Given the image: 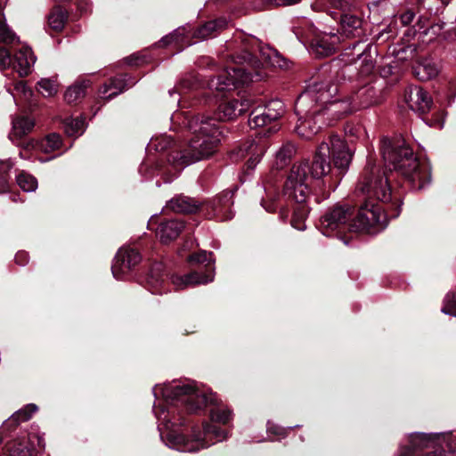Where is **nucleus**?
Segmentation results:
<instances>
[{"mask_svg":"<svg viewBox=\"0 0 456 456\" xmlns=\"http://www.w3.org/2000/svg\"><path fill=\"white\" fill-rule=\"evenodd\" d=\"M212 281L213 275L211 273L200 275L198 272H191L183 276H171V281L176 289H183L189 286L207 284Z\"/></svg>","mask_w":456,"mask_h":456,"instance_id":"412c9836","label":"nucleus"},{"mask_svg":"<svg viewBox=\"0 0 456 456\" xmlns=\"http://www.w3.org/2000/svg\"><path fill=\"white\" fill-rule=\"evenodd\" d=\"M136 59H137V58H135V56H134V55L130 56V57L127 59V62H128V64H130V65H135V64H137Z\"/></svg>","mask_w":456,"mask_h":456,"instance_id":"13d9d810","label":"nucleus"},{"mask_svg":"<svg viewBox=\"0 0 456 456\" xmlns=\"http://www.w3.org/2000/svg\"><path fill=\"white\" fill-rule=\"evenodd\" d=\"M308 210L304 206L299 207L293 213L291 219V225L299 231H303L305 229V220L306 218Z\"/></svg>","mask_w":456,"mask_h":456,"instance_id":"a19ab883","label":"nucleus"},{"mask_svg":"<svg viewBox=\"0 0 456 456\" xmlns=\"http://www.w3.org/2000/svg\"><path fill=\"white\" fill-rule=\"evenodd\" d=\"M264 109L268 112L269 118L276 121L285 112L283 102L278 99L270 101Z\"/></svg>","mask_w":456,"mask_h":456,"instance_id":"ea45409f","label":"nucleus"},{"mask_svg":"<svg viewBox=\"0 0 456 456\" xmlns=\"http://www.w3.org/2000/svg\"><path fill=\"white\" fill-rule=\"evenodd\" d=\"M269 146L270 144L267 140L263 137L247 141L232 153V159L237 161L242 158L248 157L247 167L253 170L260 162Z\"/></svg>","mask_w":456,"mask_h":456,"instance_id":"9d476101","label":"nucleus"},{"mask_svg":"<svg viewBox=\"0 0 456 456\" xmlns=\"http://www.w3.org/2000/svg\"><path fill=\"white\" fill-rule=\"evenodd\" d=\"M338 87L331 79L315 81L297 97L295 113L297 122L295 132L304 139H311L325 125L324 116L329 108L338 105L335 99Z\"/></svg>","mask_w":456,"mask_h":456,"instance_id":"39448f33","label":"nucleus"},{"mask_svg":"<svg viewBox=\"0 0 456 456\" xmlns=\"http://www.w3.org/2000/svg\"><path fill=\"white\" fill-rule=\"evenodd\" d=\"M233 192L224 191L215 198L210 205L212 216L219 221L230 220L233 217L232 206L233 205Z\"/></svg>","mask_w":456,"mask_h":456,"instance_id":"dca6fc26","label":"nucleus"},{"mask_svg":"<svg viewBox=\"0 0 456 456\" xmlns=\"http://www.w3.org/2000/svg\"><path fill=\"white\" fill-rule=\"evenodd\" d=\"M12 59L10 53L4 47H0V69H5L11 66Z\"/></svg>","mask_w":456,"mask_h":456,"instance_id":"09e8293b","label":"nucleus"},{"mask_svg":"<svg viewBox=\"0 0 456 456\" xmlns=\"http://www.w3.org/2000/svg\"><path fill=\"white\" fill-rule=\"evenodd\" d=\"M406 100L409 108L420 114L427 113L432 105V99L428 92L417 86L410 88Z\"/></svg>","mask_w":456,"mask_h":456,"instance_id":"f3484780","label":"nucleus"},{"mask_svg":"<svg viewBox=\"0 0 456 456\" xmlns=\"http://www.w3.org/2000/svg\"><path fill=\"white\" fill-rule=\"evenodd\" d=\"M17 184L26 192H32L37 188V179L27 173L21 172L16 177Z\"/></svg>","mask_w":456,"mask_h":456,"instance_id":"e433bc0d","label":"nucleus"},{"mask_svg":"<svg viewBox=\"0 0 456 456\" xmlns=\"http://www.w3.org/2000/svg\"><path fill=\"white\" fill-rule=\"evenodd\" d=\"M75 2L80 12H86L89 9L90 4L87 0H75Z\"/></svg>","mask_w":456,"mask_h":456,"instance_id":"6e6d98bb","label":"nucleus"},{"mask_svg":"<svg viewBox=\"0 0 456 456\" xmlns=\"http://www.w3.org/2000/svg\"><path fill=\"white\" fill-rule=\"evenodd\" d=\"M184 37H185V28H177V29L174 30L172 33H170L169 35L162 37V39L160 40L159 43L162 44L163 45H167L171 43L180 44V43L183 42Z\"/></svg>","mask_w":456,"mask_h":456,"instance_id":"79ce46f5","label":"nucleus"},{"mask_svg":"<svg viewBox=\"0 0 456 456\" xmlns=\"http://www.w3.org/2000/svg\"><path fill=\"white\" fill-rule=\"evenodd\" d=\"M152 392L156 398L160 395L167 404L154 405L153 411L159 421L160 438L170 449L182 452H196L227 438L228 433L225 430L208 422H204L201 427H193L190 437L180 433L178 429V426L183 424V417L179 412L176 413L179 404L190 413H196L210 405L212 422L227 424L231 420L232 411L227 407L219 405L218 399L213 393L196 387L194 381L157 385Z\"/></svg>","mask_w":456,"mask_h":456,"instance_id":"f257e3e1","label":"nucleus"},{"mask_svg":"<svg viewBox=\"0 0 456 456\" xmlns=\"http://www.w3.org/2000/svg\"><path fill=\"white\" fill-rule=\"evenodd\" d=\"M279 129H280V126H279L278 124H273L272 126H270V127L267 129V131H266V133H265V134H274V133H276L277 131H279Z\"/></svg>","mask_w":456,"mask_h":456,"instance_id":"4d7b16f0","label":"nucleus"},{"mask_svg":"<svg viewBox=\"0 0 456 456\" xmlns=\"http://www.w3.org/2000/svg\"><path fill=\"white\" fill-rule=\"evenodd\" d=\"M166 208L177 213L191 214L200 208V204L192 198L179 195L171 199Z\"/></svg>","mask_w":456,"mask_h":456,"instance_id":"5701e85b","label":"nucleus"},{"mask_svg":"<svg viewBox=\"0 0 456 456\" xmlns=\"http://www.w3.org/2000/svg\"><path fill=\"white\" fill-rule=\"evenodd\" d=\"M301 0H266L270 4L273 5H289L300 2Z\"/></svg>","mask_w":456,"mask_h":456,"instance_id":"864d4df0","label":"nucleus"},{"mask_svg":"<svg viewBox=\"0 0 456 456\" xmlns=\"http://www.w3.org/2000/svg\"><path fill=\"white\" fill-rule=\"evenodd\" d=\"M211 270H214V267H211ZM200 275H203V274H212L214 276V272L213 271H210V272H208V273H200L198 272Z\"/></svg>","mask_w":456,"mask_h":456,"instance_id":"052dcab7","label":"nucleus"},{"mask_svg":"<svg viewBox=\"0 0 456 456\" xmlns=\"http://www.w3.org/2000/svg\"><path fill=\"white\" fill-rule=\"evenodd\" d=\"M14 91L16 94L24 96L25 99H29L32 95V91L27 86L23 81L16 82L14 85Z\"/></svg>","mask_w":456,"mask_h":456,"instance_id":"de8ad7c7","label":"nucleus"},{"mask_svg":"<svg viewBox=\"0 0 456 456\" xmlns=\"http://www.w3.org/2000/svg\"><path fill=\"white\" fill-rule=\"evenodd\" d=\"M296 153V146L291 142L284 143L275 153V166L283 168Z\"/></svg>","mask_w":456,"mask_h":456,"instance_id":"c756f323","label":"nucleus"},{"mask_svg":"<svg viewBox=\"0 0 456 456\" xmlns=\"http://www.w3.org/2000/svg\"><path fill=\"white\" fill-rule=\"evenodd\" d=\"M2 441H3V438H2V437H0V444L2 443Z\"/></svg>","mask_w":456,"mask_h":456,"instance_id":"e2e57ef3","label":"nucleus"},{"mask_svg":"<svg viewBox=\"0 0 456 456\" xmlns=\"http://www.w3.org/2000/svg\"><path fill=\"white\" fill-rule=\"evenodd\" d=\"M454 309H456V292H449L444 299L442 313L456 317Z\"/></svg>","mask_w":456,"mask_h":456,"instance_id":"37998d69","label":"nucleus"},{"mask_svg":"<svg viewBox=\"0 0 456 456\" xmlns=\"http://www.w3.org/2000/svg\"><path fill=\"white\" fill-rule=\"evenodd\" d=\"M415 76L419 80H429L436 77L439 73V68L437 64L429 58H426L420 61L413 68Z\"/></svg>","mask_w":456,"mask_h":456,"instance_id":"a878e982","label":"nucleus"},{"mask_svg":"<svg viewBox=\"0 0 456 456\" xmlns=\"http://www.w3.org/2000/svg\"><path fill=\"white\" fill-rule=\"evenodd\" d=\"M146 168H147L146 164H142V165L140 167L139 171H140L141 173H143V172H144V170H145Z\"/></svg>","mask_w":456,"mask_h":456,"instance_id":"bf43d9fd","label":"nucleus"},{"mask_svg":"<svg viewBox=\"0 0 456 456\" xmlns=\"http://www.w3.org/2000/svg\"><path fill=\"white\" fill-rule=\"evenodd\" d=\"M381 153L386 167L405 177L411 189L419 191L429 185L431 173L428 166L418 159L403 139L384 138L381 142Z\"/></svg>","mask_w":456,"mask_h":456,"instance_id":"0eeeda50","label":"nucleus"},{"mask_svg":"<svg viewBox=\"0 0 456 456\" xmlns=\"http://www.w3.org/2000/svg\"><path fill=\"white\" fill-rule=\"evenodd\" d=\"M255 103L251 96H241L240 99H232L225 101L219 104L215 118H211L213 122L228 121L236 118L247 111Z\"/></svg>","mask_w":456,"mask_h":456,"instance_id":"4468645a","label":"nucleus"},{"mask_svg":"<svg viewBox=\"0 0 456 456\" xmlns=\"http://www.w3.org/2000/svg\"><path fill=\"white\" fill-rule=\"evenodd\" d=\"M34 121L26 117H19L12 120V128L9 134V139L16 143L21 137L28 134L34 127Z\"/></svg>","mask_w":456,"mask_h":456,"instance_id":"b1692460","label":"nucleus"},{"mask_svg":"<svg viewBox=\"0 0 456 456\" xmlns=\"http://www.w3.org/2000/svg\"><path fill=\"white\" fill-rule=\"evenodd\" d=\"M68 19V12L61 6L57 5L53 8L47 17V23L50 28L54 31H61Z\"/></svg>","mask_w":456,"mask_h":456,"instance_id":"c85d7f7f","label":"nucleus"},{"mask_svg":"<svg viewBox=\"0 0 456 456\" xmlns=\"http://www.w3.org/2000/svg\"><path fill=\"white\" fill-rule=\"evenodd\" d=\"M354 151L338 135H331L317 148L311 164L308 160L295 163L289 168L283 185V197L302 204L311 194V182L326 176L331 169L330 158L338 175L349 167Z\"/></svg>","mask_w":456,"mask_h":456,"instance_id":"7ed1b4c3","label":"nucleus"},{"mask_svg":"<svg viewBox=\"0 0 456 456\" xmlns=\"http://www.w3.org/2000/svg\"><path fill=\"white\" fill-rule=\"evenodd\" d=\"M444 123V113L442 112L440 114V118H436L434 120H431L430 123H428V126H436V127H438V128H443Z\"/></svg>","mask_w":456,"mask_h":456,"instance_id":"5fc2aeb1","label":"nucleus"},{"mask_svg":"<svg viewBox=\"0 0 456 456\" xmlns=\"http://www.w3.org/2000/svg\"><path fill=\"white\" fill-rule=\"evenodd\" d=\"M37 90L45 97L54 95L58 91V84L56 80L49 78H42L37 82Z\"/></svg>","mask_w":456,"mask_h":456,"instance_id":"58836bf2","label":"nucleus"},{"mask_svg":"<svg viewBox=\"0 0 456 456\" xmlns=\"http://www.w3.org/2000/svg\"><path fill=\"white\" fill-rule=\"evenodd\" d=\"M15 262L20 265H25L28 262V256L24 251H20L15 256Z\"/></svg>","mask_w":456,"mask_h":456,"instance_id":"3c124183","label":"nucleus"},{"mask_svg":"<svg viewBox=\"0 0 456 456\" xmlns=\"http://www.w3.org/2000/svg\"><path fill=\"white\" fill-rule=\"evenodd\" d=\"M173 139L170 135L161 134L151 139L148 143L147 149L149 151L154 150L156 151H164L171 146Z\"/></svg>","mask_w":456,"mask_h":456,"instance_id":"c9c22d12","label":"nucleus"},{"mask_svg":"<svg viewBox=\"0 0 456 456\" xmlns=\"http://www.w3.org/2000/svg\"><path fill=\"white\" fill-rule=\"evenodd\" d=\"M13 167L11 159L0 160V193L7 191L9 183V171Z\"/></svg>","mask_w":456,"mask_h":456,"instance_id":"4c0bfd02","label":"nucleus"},{"mask_svg":"<svg viewBox=\"0 0 456 456\" xmlns=\"http://www.w3.org/2000/svg\"><path fill=\"white\" fill-rule=\"evenodd\" d=\"M356 191L366 195L367 200L359 208L356 216L347 225L353 215L350 207L335 206L320 218V229L323 235L330 236L334 231H342L346 227L354 232L376 233L387 225V215L379 204L371 201L376 199L381 202L391 200V188L386 174L381 175L375 165L368 162L357 184Z\"/></svg>","mask_w":456,"mask_h":456,"instance_id":"f03ea898","label":"nucleus"},{"mask_svg":"<svg viewBox=\"0 0 456 456\" xmlns=\"http://www.w3.org/2000/svg\"><path fill=\"white\" fill-rule=\"evenodd\" d=\"M228 21L225 18H219L206 22L194 32V37L205 40L215 36V33L226 28Z\"/></svg>","mask_w":456,"mask_h":456,"instance_id":"393cba45","label":"nucleus"},{"mask_svg":"<svg viewBox=\"0 0 456 456\" xmlns=\"http://www.w3.org/2000/svg\"><path fill=\"white\" fill-rule=\"evenodd\" d=\"M332 4L340 11L338 15H339L342 32L346 37L359 35L362 20L355 6L349 4L347 0H332Z\"/></svg>","mask_w":456,"mask_h":456,"instance_id":"9b49d317","label":"nucleus"},{"mask_svg":"<svg viewBox=\"0 0 456 456\" xmlns=\"http://www.w3.org/2000/svg\"><path fill=\"white\" fill-rule=\"evenodd\" d=\"M44 449V437L37 430L28 434L26 444L13 441L6 445L8 456H37Z\"/></svg>","mask_w":456,"mask_h":456,"instance_id":"2eb2a0df","label":"nucleus"},{"mask_svg":"<svg viewBox=\"0 0 456 456\" xmlns=\"http://www.w3.org/2000/svg\"><path fill=\"white\" fill-rule=\"evenodd\" d=\"M194 134L190 142L169 158L175 168H184L195 162L210 157L216 151L221 140V132L209 116H197L188 122Z\"/></svg>","mask_w":456,"mask_h":456,"instance_id":"423d86ee","label":"nucleus"},{"mask_svg":"<svg viewBox=\"0 0 456 456\" xmlns=\"http://www.w3.org/2000/svg\"><path fill=\"white\" fill-rule=\"evenodd\" d=\"M20 157L21 159H26V157L24 156V154H23V152H22V151H20Z\"/></svg>","mask_w":456,"mask_h":456,"instance_id":"680f3d73","label":"nucleus"},{"mask_svg":"<svg viewBox=\"0 0 456 456\" xmlns=\"http://www.w3.org/2000/svg\"><path fill=\"white\" fill-rule=\"evenodd\" d=\"M88 84L85 81L74 84L69 86L64 94V99L67 102L72 103L81 99L86 94V89Z\"/></svg>","mask_w":456,"mask_h":456,"instance_id":"72a5a7b5","label":"nucleus"},{"mask_svg":"<svg viewBox=\"0 0 456 456\" xmlns=\"http://www.w3.org/2000/svg\"><path fill=\"white\" fill-rule=\"evenodd\" d=\"M382 101L381 90L377 88L375 84L366 82L363 85H358L354 91L344 102H338L335 107V112L343 110L345 113H351L370 106L380 103Z\"/></svg>","mask_w":456,"mask_h":456,"instance_id":"1a4fd4ad","label":"nucleus"},{"mask_svg":"<svg viewBox=\"0 0 456 456\" xmlns=\"http://www.w3.org/2000/svg\"><path fill=\"white\" fill-rule=\"evenodd\" d=\"M37 406L34 403H29L24 408L14 412L3 425V429L12 428L17 427L20 422L28 420L33 413L37 411Z\"/></svg>","mask_w":456,"mask_h":456,"instance_id":"bb28decb","label":"nucleus"},{"mask_svg":"<svg viewBox=\"0 0 456 456\" xmlns=\"http://www.w3.org/2000/svg\"><path fill=\"white\" fill-rule=\"evenodd\" d=\"M14 144L17 145L18 147H20L24 151H29L35 149L37 145V142H35L34 140H29L24 142H18V141H16V143Z\"/></svg>","mask_w":456,"mask_h":456,"instance_id":"8fccbe9b","label":"nucleus"},{"mask_svg":"<svg viewBox=\"0 0 456 456\" xmlns=\"http://www.w3.org/2000/svg\"><path fill=\"white\" fill-rule=\"evenodd\" d=\"M184 228V223L180 220L173 219L160 223L157 229V236L159 240L167 244L175 240Z\"/></svg>","mask_w":456,"mask_h":456,"instance_id":"aec40b11","label":"nucleus"},{"mask_svg":"<svg viewBox=\"0 0 456 456\" xmlns=\"http://www.w3.org/2000/svg\"><path fill=\"white\" fill-rule=\"evenodd\" d=\"M275 175H276L272 174L263 182L265 196L261 200V206L269 213H273L279 208L280 218L284 221L289 216V210L280 202L281 196L279 193V186L277 185L278 179Z\"/></svg>","mask_w":456,"mask_h":456,"instance_id":"f8f14e48","label":"nucleus"},{"mask_svg":"<svg viewBox=\"0 0 456 456\" xmlns=\"http://www.w3.org/2000/svg\"><path fill=\"white\" fill-rule=\"evenodd\" d=\"M345 55L358 64L357 67L346 66L343 69V74L348 75L349 78L352 77L355 69L359 70L356 73L358 80L372 73L376 63L377 49L371 44L358 41L346 49Z\"/></svg>","mask_w":456,"mask_h":456,"instance_id":"6e6552de","label":"nucleus"},{"mask_svg":"<svg viewBox=\"0 0 456 456\" xmlns=\"http://www.w3.org/2000/svg\"><path fill=\"white\" fill-rule=\"evenodd\" d=\"M338 37L336 35H325L312 40L310 53L318 58L331 55L336 51Z\"/></svg>","mask_w":456,"mask_h":456,"instance_id":"a211bd4d","label":"nucleus"},{"mask_svg":"<svg viewBox=\"0 0 456 456\" xmlns=\"http://www.w3.org/2000/svg\"><path fill=\"white\" fill-rule=\"evenodd\" d=\"M36 61L32 50L29 47H21L17 51L12 59L13 68L17 70L20 77L27 76L30 73L31 67Z\"/></svg>","mask_w":456,"mask_h":456,"instance_id":"6ab92c4d","label":"nucleus"},{"mask_svg":"<svg viewBox=\"0 0 456 456\" xmlns=\"http://www.w3.org/2000/svg\"><path fill=\"white\" fill-rule=\"evenodd\" d=\"M272 122H274V120L269 118L268 112L264 108L253 110L248 119V125L251 128L264 126Z\"/></svg>","mask_w":456,"mask_h":456,"instance_id":"473e14b6","label":"nucleus"},{"mask_svg":"<svg viewBox=\"0 0 456 456\" xmlns=\"http://www.w3.org/2000/svg\"><path fill=\"white\" fill-rule=\"evenodd\" d=\"M142 260L140 253L130 247H122L117 252L111 272L115 279L122 280Z\"/></svg>","mask_w":456,"mask_h":456,"instance_id":"ddd939ff","label":"nucleus"},{"mask_svg":"<svg viewBox=\"0 0 456 456\" xmlns=\"http://www.w3.org/2000/svg\"><path fill=\"white\" fill-rule=\"evenodd\" d=\"M63 128L67 135L77 137L85 131V120L82 117L67 118L63 123Z\"/></svg>","mask_w":456,"mask_h":456,"instance_id":"2f4dec72","label":"nucleus"},{"mask_svg":"<svg viewBox=\"0 0 456 456\" xmlns=\"http://www.w3.org/2000/svg\"><path fill=\"white\" fill-rule=\"evenodd\" d=\"M61 138L59 134L52 133L46 135L39 143L42 151L49 153L59 150L61 146Z\"/></svg>","mask_w":456,"mask_h":456,"instance_id":"f704fd0d","label":"nucleus"},{"mask_svg":"<svg viewBox=\"0 0 456 456\" xmlns=\"http://www.w3.org/2000/svg\"><path fill=\"white\" fill-rule=\"evenodd\" d=\"M196 87V80L192 77H184L180 80L177 86L173 89L169 90L170 97H174L175 101L179 103L180 96L185 94L189 90H192Z\"/></svg>","mask_w":456,"mask_h":456,"instance_id":"7c9ffc66","label":"nucleus"},{"mask_svg":"<svg viewBox=\"0 0 456 456\" xmlns=\"http://www.w3.org/2000/svg\"><path fill=\"white\" fill-rule=\"evenodd\" d=\"M188 261L195 262V263H199V264L206 263V265L208 266L209 264H212L214 262V259L212 257L211 252H207V251L203 250L197 254L189 256Z\"/></svg>","mask_w":456,"mask_h":456,"instance_id":"c03bdc74","label":"nucleus"},{"mask_svg":"<svg viewBox=\"0 0 456 456\" xmlns=\"http://www.w3.org/2000/svg\"><path fill=\"white\" fill-rule=\"evenodd\" d=\"M134 84V82H128L127 75H120L111 78L110 83L100 89L99 93L102 98L110 100Z\"/></svg>","mask_w":456,"mask_h":456,"instance_id":"4be33fe9","label":"nucleus"},{"mask_svg":"<svg viewBox=\"0 0 456 456\" xmlns=\"http://www.w3.org/2000/svg\"><path fill=\"white\" fill-rule=\"evenodd\" d=\"M414 12L412 11H407L401 15V21L404 25L410 24L414 19Z\"/></svg>","mask_w":456,"mask_h":456,"instance_id":"603ef678","label":"nucleus"},{"mask_svg":"<svg viewBox=\"0 0 456 456\" xmlns=\"http://www.w3.org/2000/svg\"><path fill=\"white\" fill-rule=\"evenodd\" d=\"M298 425H296L295 428H297ZM294 427H288L287 428L280 427L271 421L267 422V432L269 434L275 435L279 437H284L287 435L288 430H291Z\"/></svg>","mask_w":456,"mask_h":456,"instance_id":"49530a36","label":"nucleus"},{"mask_svg":"<svg viewBox=\"0 0 456 456\" xmlns=\"http://www.w3.org/2000/svg\"><path fill=\"white\" fill-rule=\"evenodd\" d=\"M446 451L444 449L436 450L428 453L426 456H445ZM395 456H419L409 446H401L398 453Z\"/></svg>","mask_w":456,"mask_h":456,"instance_id":"a18cd8bd","label":"nucleus"},{"mask_svg":"<svg viewBox=\"0 0 456 456\" xmlns=\"http://www.w3.org/2000/svg\"><path fill=\"white\" fill-rule=\"evenodd\" d=\"M232 60L233 67L224 69L208 80V86L211 90H231L260 80L263 77L260 69L265 65L279 68L287 66L286 60L275 49L264 45L254 37H243L240 51L233 54Z\"/></svg>","mask_w":456,"mask_h":456,"instance_id":"20e7f679","label":"nucleus"},{"mask_svg":"<svg viewBox=\"0 0 456 456\" xmlns=\"http://www.w3.org/2000/svg\"><path fill=\"white\" fill-rule=\"evenodd\" d=\"M437 434L412 433L409 436V447L416 453L419 450L431 446Z\"/></svg>","mask_w":456,"mask_h":456,"instance_id":"cd10ccee","label":"nucleus"}]
</instances>
